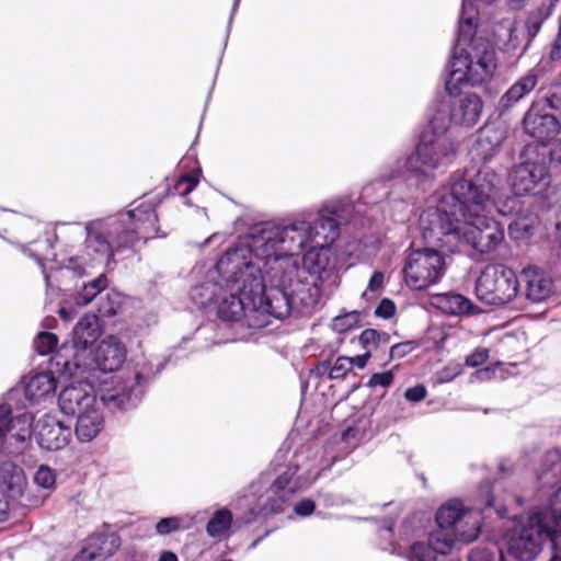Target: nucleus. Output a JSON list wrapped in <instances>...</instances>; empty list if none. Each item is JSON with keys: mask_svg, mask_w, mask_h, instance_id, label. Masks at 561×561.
<instances>
[{"mask_svg": "<svg viewBox=\"0 0 561 561\" xmlns=\"http://www.w3.org/2000/svg\"><path fill=\"white\" fill-rule=\"evenodd\" d=\"M500 184L501 179L492 169L454 172L437 205L427 207L420 215L419 225L426 244L449 253L457 252L461 244V219L477 218L493 207L500 195Z\"/></svg>", "mask_w": 561, "mask_h": 561, "instance_id": "f257e3e1", "label": "nucleus"}, {"mask_svg": "<svg viewBox=\"0 0 561 561\" xmlns=\"http://www.w3.org/2000/svg\"><path fill=\"white\" fill-rule=\"evenodd\" d=\"M158 221L154 205L144 202L118 216L89 222L84 243L106 265L116 264L115 254L135 252L139 241L147 243L159 236Z\"/></svg>", "mask_w": 561, "mask_h": 561, "instance_id": "f03ea898", "label": "nucleus"}, {"mask_svg": "<svg viewBox=\"0 0 561 561\" xmlns=\"http://www.w3.org/2000/svg\"><path fill=\"white\" fill-rule=\"evenodd\" d=\"M254 253L273 280L290 282L299 274V254L311 242V224L305 220L288 226L263 222L252 229Z\"/></svg>", "mask_w": 561, "mask_h": 561, "instance_id": "7ed1b4c3", "label": "nucleus"}, {"mask_svg": "<svg viewBox=\"0 0 561 561\" xmlns=\"http://www.w3.org/2000/svg\"><path fill=\"white\" fill-rule=\"evenodd\" d=\"M437 529L428 535V543L437 554H448L456 540L472 542L480 533L479 515L460 500H450L436 513Z\"/></svg>", "mask_w": 561, "mask_h": 561, "instance_id": "20e7f679", "label": "nucleus"}, {"mask_svg": "<svg viewBox=\"0 0 561 561\" xmlns=\"http://www.w3.org/2000/svg\"><path fill=\"white\" fill-rule=\"evenodd\" d=\"M100 336L99 317L92 313L83 316L73 328L71 341L58 347L50 358V365L61 375L78 374V366H87L84 360Z\"/></svg>", "mask_w": 561, "mask_h": 561, "instance_id": "39448f33", "label": "nucleus"}, {"mask_svg": "<svg viewBox=\"0 0 561 561\" xmlns=\"http://www.w3.org/2000/svg\"><path fill=\"white\" fill-rule=\"evenodd\" d=\"M262 279V290L255 297L254 311L266 313L275 319H284L290 314L296 300L307 307L310 305L306 300L307 284L300 280L299 274H295L290 282L280 284L273 280L266 273V266L263 265Z\"/></svg>", "mask_w": 561, "mask_h": 561, "instance_id": "423d86ee", "label": "nucleus"}, {"mask_svg": "<svg viewBox=\"0 0 561 561\" xmlns=\"http://www.w3.org/2000/svg\"><path fill=\"white\" fill-rule=\"evenodd\" d=\"M457 146L444 133L434 129L423 131L415 150L407 158L405 168L420 176L427 175L437 168L451 163L457 156Z\"/></svg>", "mask_w": 561, "mask_h": 561, "instance_id": "0eeeda50", "label": "nucleus"}, {"mask_svg": "<svg viewBox=\"0 0 561 561\" xmlns=\"http://www.w3.org/2000/svg\"><path fill=\"white\" fill-rule=\"evenodd\" d=\"M525 158L511 173V184L516 195H537L551 182L550 159L539 152L538 145H527L522 151Z\"/></svg>", "mask_w": 561, "mask_h": 561, "instance_id": "6e6552de", "label": "nucleus"}, {"mask_svg": "<svg viewBox=\"0 0 561 561\" xmlns=\"http://www.w3.org/2000/svg\"><path fill=\"white\" fill-rule=\"evenodd\" d=\"M216 271L230 289L248 286V293L262 290L263 264L251 261V251L244 247L229 248L217 261Z\"/></svg>", "mask_w": 561, "mask_h": 561, "instance_id": "1a4fd4ad", "label": "nucleus"}, {"mask_svg": "<svg viewBox=\"0 0 561 561\" xmlns=\"http://www.w3.org/2000/svg\"><path fill=\"white\" fill-rule=\"evenodd\" d=\"M518 290V276L503 264L485 266L476 282V295L486 305L508 304L517 296Z\"/></svg>", "mask_w": 561, "mask_h": 561, "instance_id": "9d476101", "label": "nucleus"}, {"mask_svg": "<svg viewBox=\"0 0 561 561\" xmlns=\"http://www.w3.org/2000/svg\"><path fill=\"white\" fill-rule=\"evenodd\" d=\"M546 515L536 512L525 523L516 525L508 535V553L519 561H533L548 537Z\"/></svg>", "mask_w": 561, "mask_h": 561, "instance_id": "9b49d317", "label": "nucleus"}, {"mask_svg": "<svg viewBox=\"0 0 561 561\" xmlns=\"http://www.w3.org/2000/svg\"><path fill=\"white\" fill-rule=\"evenodd\" d=\"M445 259L435 247L411 250L403 268L409 287L422 290L437 283L444 275Z\"/></svg>", "mask_w": 561, "mask_h": 561, "instance_id": "f8f14e48", "label": "nucleus"}, {"mask_svg": "<svg viewBox=\"0 0 561 561\" xmlns=\"http://www.w3.org/2000/svg\"><path fill=\"white\" fill-rule=\"evenodd\" d=\"M490 207L477 218H466L461 232V244L470 247L474 253L488 255L493 253L504 241V227L493 217L488 216Z\"/></svg>", "mask_w": 561, "mask_h": 561, "instance_id": "ddd939ff", "label": "nucleus"}, {"mask_svg": "<svg viewBox=\"0 0 561 561\" xmlns=\"http://www.w3.org/2000/svg\"><path fill=\"white\" fill-rule=\"evenodd\" d=\"M84 360L87 366H78V373L101 370L104 373L116 371L126 359V348L119 340L110 335L102 340L95 350H92Z\"/></svg>", "mask_w": 561, "mask_h": 561, "instance_id": "4468645a", "label": "nucleus"}, {"mask_svg": "<svg viewBox=\"0 0 561 561\" xmlns=\"http://www.w3.org/2000/svg\"><path fill=\"white\" fill-rule=\"evenodd\" d=\"M522 124L524 131L541 144L553 139L561 130L557 116L550 111H542L541 103H531Z\"/></svg>", "mask_w": 561, "mask_h": 561, "instance_id": "2eb2a0df", "label": "nucleus"}, {"mask_svg": "<svg viewBox=\"0 0 561 561\" xmlns=\"http://www.w3.org/2000/svg\"><path fill=\"white\" fill-rule=\"evenodd\" d=\"M506 139V129L497 124H485L478 131L477 140L471 150L473 160L481 161L480 167H467L463 170L476 172L480 168H488L486 164L495 154L499 153L504 140Z\"/></svg>", "mask_w": 561, "mask_h": 561, "instance_id": "dca6fc26", "label": "nucleus"}, {"mask_svg": "<svg viewBox=\"0 0 561 561\" xmlns=\"http://www.w3.org/2000/svg\"><path fill=\"white\" fill-rule=\"evenodd\" d=\"M58 404L67 415H79L96 405L94 387L89 381L67 386L59 394Z\"/></svg>", "mask_w": 561, "mask_h": 561, "instance_id": "f3484780", "label": "nucleus"}, {"mask_svg": "<svg viewBox=\"0 0 561 561\" xmlns=\"http://www.w3.org/2000/svg\"><path fill=\"white\" fill-rule=\"evenodd\" d=\"M37 443L46 450H59L68 445L71 427L65 425L56 416L45 414L36 424Z\"/></svg>", "mask_w": 561, "mask_h": 561, "instance_id": "a211bd4d", "label": "nucleus"}, {"mask_svg": "<svg viewBox=\"0 0 561 561\" xmlns=\"http://www.w3.org/2000/svg\"><path fill=\"white\" fill-rule=\"evenodd\" d=\"M249 289L248 286H236L219 301L217 314L222 321H238L249 308L254 311L255 297L259 293H248Z\"/></svg>", "mask_w": 561, "mask_h": 561, "instance_id": "6ab92c4d", "label": "nucleus"}, {"mask_svg": "<svg viewBox=\"0 0 561 561\" xmlns=\"http://www.w3.org/2000/svg\"><path fill=\"white\" fill-rule=\"evenodd\" d=\"M518 279L519 285L524 284L525 297L531 302H541L553 293L551 277L539 267L528 266L523 268Z\"/></svg>", "mask_w": 561, "mask_h": 561, "instance_id": "aec40b11", "label": "nucleus"}, {"mask_svg": "<svg viewBox=\"0 0 561 561\" xmlns=\"http://www.w3.org/2000/svg\"><path fill=\"white\" fill-rule=\"evenodd\" d=\"M121 547L116 534H96L89 537L87 545L76 556L75 561H105Z\"/></svg>", "mask_w": 561, "mask_h": 561, "instance_id": "412c9836", "label": "nucleus"}, {"mask_svg": "<svg viewBox=\"0 0 561 561\" xmlns=\"http://www.w3.org/2000/svg\"><path fill=\"white\" fill-rule=\"evenodd\" d=\"M458 101L451 106L450 121L462 127L474 126L481 117L483 110V102L481 98L476 93L460 92Z\"/></svg>", "mask_w": 561, "mask_h": 561, "instance_id": "4be33fe9", "label": "nucleus"}, {"mask_svg": "<svg viewBox=\"0 0 561 561\" xmlns=\"http://www.w3.org/2000/svg\"><path fill=\"white\" fill-rule=\"evenodd\" d=\"M471 57L465 50L455 54L448 62V79L445 89L449 96H457L463 87L469 85V71H471Z\"/></svg>", "mask_w": 561, "mask_h": 561, "instance_id": "5701e85b", "label": "nucleus"}, {"mask_svg": "<svg viewBox=\"0 0 561 561\" xmlns=\"http://www.w3.org/2000/svg\"><path fill=\"white\" fill-rule=\"evenodd\" d=\"M538 84V76L534 70L519 78L499 100L497 111L505 115L520 100L528 95Z\"/></svg>", "mask_w": 561, "mask_h": 561, "instance_id": "b1692460", "label": "nucleus"}, {"mask_svg": "<svg viewBox=\"0 0 561 561\" xmlns=\"http://www.w3.org/2000/svg\"><path fill=\"white\" fill-rule=\"evenodd\" d=\"M496 70V57L493 49H484L476 61H471L469 85L476 87L489 81Z\"/></svg>", "mask_w": 561, "mask_h": 561, "instance_id": "393cba45", "label": "nucleus"}, {"mask_svg": "<svg viewBox=\"0 0 561 561\" xmlns=\"http://www.w3.org/2000/svg\"><path fill=\"white\" fill-rule=\"evenodd\" d=\"M77 417L75 433L81 442H91L103 428V416L95 407L77 415Z\"/></svg>", "mask_w": 561, "mask_h": 561, "instance_id": "a878e982", "label": "nucleus"}, {"mask_svg": "<svg viewBox=\"0 0 561 561\" xmlns=\"http://www.w3.org/2000/svg\"><path fill=\"white\" fill-rule=\"evenodd\" d=\"M16 424H21L19 432L14 435L18 439L24 442L31 437V417L27 414L12 416V409L9 404L0 405V436L11 432Z\"/></svg>", "mask_w": 561, "mask_h": 561, "instance_id": "bb28decb", "label": "nucleus"}, {"mask_svg": "<svg viewBox=\"0 0 561 561\" xmlns=\"http://www.w3.org/2000/svg\"><path fill=\"white\" fill-rule=\"evenodd\" d=\"M479 11L470 0L462 1L459 19L458 42L470 44L477 33Z\"/></svg>", "mask_w": 561, "mask_h": 561, "instance_id": "cd10ccee", "label": "nucleus"}, {"mask_svg": "<svg viewBox=\"0 0 561 561\" xmlns=\"http://www.w3.org/2000/svg\"><path fill=\"white\" fill-rule=\"evenodd\" d=\"M57 380L50 373H38L30 378L25 386V396L33 402H38L49 393L55 392Z\"/></svg>", "mask_w": 561, "mask_h": 561, "instance_id": "c85d7f7f", "label": "nucleus"}, {"mask_svg": "<svg viewBox=\"0 0 561 561\" xmlns=\"http://www.w3.org/2000/svg\"><path fill=\"white\" fill-rule=\"evenodd\" d=\"M311 234L317 245H331L340 236L339 224L333 217H319L311 225Z\"/></svg>", "mask_w": 561, "mask_h": 561, "instance_id": "c756f323", "label": "nucleus"}, {"mask_svg": "<svg viewBox=\"0 0 561 561\" xmlns=\"http://www.w3.org/2000/svg\"><path fill=\"white\" fill-rule=\"evenodd\" d=\"M437 307L447 314L463 316L470 314L474 305L460 294L445 293L436 297Z\"/></svg>", "mask_w": 561, "mask_h": 561, "instance_id": "7c9ffc66", "label": "nucleus"}, {"mask_svg": "<svg viewBox=\"0 0 561 561\" xmlns=\"http://www.w3.org/2000/svg\"><path fill=\"white\" fill-rule=\"evenodd\" d=\"M233 524V515L227 507L217 510L206 525V534L218 540L229 537V530Z\"/></svg>", "mask_w": 561, "mask_h": 561, "instance_id": "2f4dec72", "label": "nucleus"}, {"mask_svg": "<svg viewBox=\"0 0 561 561\" xmlns=\"http://www.w3.org/2000/svg\"><path fill=\"white\" fill-rule=\"evenodd\" d=\"M559 0H541L540 3L529 11L525 26L529 41L540 31L542 23L551 15Z\"/></svg>", "mask_w": 561, "mask_h": 561, "instance_id": "473e14b6", "label": "nucleus"}, {"mask_svg": "<svg viewBox=\"0 0 561 561\" xmlns=\"http://www.w3.org/2000/svg\"><path fill=\"white\" fill-rule=\"evenodd\" d=\"M0 480L11 495L15 496L22 493L25 484L24 471L14 463H5L1 468Z\"/></svg>", "mask_w": 561, "mask_h": 561, "instance_id": "72a5a7b5", "label": "nucleus"}, {"mask_svg": "<svg viewBox=\"0 0 561 561\" xmlns=\"http://www.w3.org/2000/svg\"><path fill=\"white\" fill-rule=\"evenodd\" d=\"M548 523V537L552 543L553 556L550 561H561V511L541 512Z\"/></svg>", "mask_w": 561, "mask_h": 561, "instance_id": "f704fd0d", "label": "nucleus"}, {"mask_svg": "<svg viewBox=\"0 0 561 561\" xmlns=\"http://www.w3.org/2000/svg\"><path fill=\"white\" fill-rule=\"evenodd\" d=\"M297 466H289L287 469L282 472L272 483L270 488V492L272 493H283L288 496H291L296 493L297 486L293 484L294 476L297 473Z\"/></svg>", "mask_w": 561, "mask_h": 561, "instance_id": "c9c22d12", "label": "nucleus"}, {"mask_svg": "<svg viewBox=\"0 0 561 561\" xmlns=\"http://www.w3.org/2000/svg\"><path fill=\"white\" fill-rule=\"evenodd\" d=\"M191 525V520L182 516L163 517L156 524V533L167 536L179 530H187Z\"/></svg>", "mask_w": 561, "mask_h": 561, "instance_id": "e433bc0d", "label": "nucleus"}, {"mask_svg": "<svg viewBox=\"0 0 561 561\" xmlns=\"http://www.w3.org/2000/svg\"><path fill=\"white\" fill-rule=\"evenodd\" d=\"M359 343L366 350L378 348L379 345H388L390 342V335L387 332H379L376 329H365L359 334Z\"/></svg>", "mask_w": 561, "mask_h": 561, "instance_id": "4c0bfd02", "label": "nucleus"}, {"mask_svg": "<svg viewBox=\"0 0 561 561\" xmlns=\"http://www.w3.org/2000/svg\"><path fill=\"white\" fill-rule=\"evenodd\" d=\"M319 375L329 371L330 379H341L352 370V364L347 356H339L333 366L330 367L329 363H322L318 366Z\"/></svg>", "mask_w": 561, "mask_h": 561, "instance_id": "58836bf2", "label": "nucleus"}, {"mask_svg": "<svg viewBox=\"0 0 561 561\" xmlns=\"http://www.w3.org/2000/svg\"><path fill=\"white\" fill-rule=\"evenodd\" d=\"M58 336L51 332H39L35 339L34 346L36 352L44 356L57 352ZM55 354H53L54 356Z\"/></svg>", "mask_w": 561, "mask_h": 561, "instance_id": "ea45409f", "label": "nucleus"}, {"mask_svg": "<svg viewBox=\"0 0 561 561\" xmlns=\"http://www.w3.org/2000/svg\"><path fill=\"white\" fill-rule=\"evenodd\" d=\"M408 558L410 561H437V553L428 542L417 541L411 545Z\"/></svg>", "mask_w": 561, "mask_h": 561, "instance_id": "a19ab883", "label": "nucleus"}, {"mask_svg": "<svg viewBox=\"0 0 561 561\" xmlns=\"http://www.w3.org/2000/svg\"><path fill=\"white\" fill-rule=\"evenodd\" d=\"M201 170L182 174L174 184V192L180 196L188 195L199 182Z\"/></svg>", "mask_w": 561, "mask_h": 561, "instance_id": "79ce46f5", "label": "nucleus"}, {"mask_svg": "<svg viewBox=\"0 0 561 561\" xmlns=\"http://www.w3.org/2000/svg\"><path fill=\"white\" fill-rule=\"evenodd\" d=\"M56 479V471L47 465H41L34 474V483L47 490L55 488Z\"/></svg>", "mask_w": 561, "mask_h": 561, "instance_id": "37998d69", "label": "nucleus"}, {"mask_svg": "<svg viewBox=\"0 0 561 561\" xmlns=\"http://www.w3.org/2000/svg\"><path fill=\"white\" fill-rule=\"evenodd\" d=\"M358 321L359 313L357 311L346 312L333 318L332 329L339 333H344L357 327Z\"/></svg>", "mask_w": 561, "mask_h": 561, "instance_id": "c03bdc74", "label": "nucleus"}, {"mask_svg": "<svg viewBox=\"0 0 561 561\" xmlns=\"http://www.w3.org/2000/svg\"><path fill=\"white\" fill-rule=\"evenodd\" d=\"M131 393V389H124L121 393H108L103 396L102 399L108 407L126 410L130 404Z\"/></svg>", "mask_w": 561, "mask_h": 561, "instance_id": "a18cd8bd", "label": "nucleus"}, {"mask_svg": "<svg viewBox=\"0 0 561 561\" xmlns=\"http://www.w3.org/2000/svg\"><path fill=\"white\" fill-rule=\"evenodd\" d=\"M419 342L416 341H405L401 343H397L391 346L389 352V362L393 359H400L412 353L414 350L419 347Z\"/></svg>", "mask_w": 561, "mask_h": 561, "instance_id": "49530a36", "label": "nucleus"}, {"mask_svg": "<svg viewBox=\"0 0 561 561\" xmlns=\"http://www.w3.org/2000/svg\"><path fill=\"white\" fill-rule=\"evenodd\" d=\"M266 503L263 506V510L268 514H279L284 512L285 503L289 500L290 496L283 493H272Z\"/></svg>", "mask_w": 561, "mask_h": 561, "instance_id": "de8ad7c7", "label": "nucleus"}, {"mask_svg": "<svg viewBox=\"0 0 561 561\" xmlns=\"http://www.w3.org/2000/svg\"><path fill=\"white\" fill-rule=\"evenodd\" d=\"M394 382V374L392 370L375 373L370 376L366 386L368 388L383 387L388 388Z\"/></svg>", "mask_w": 561, "mask_h": 561, "instance_id": "09e8293b", "label": "nucleus"}, {"mask_svg": "<svg viewBox=\"0 0 561 561\" xmlns=\"http://www.w3.org/2000/svg\"><path fill=\"white\" fill-rule=\"evenodd\" d=\"M489 348L479 346L466 357L465 364L468 367L476 368L483 365L489 359Z\"/></svg>", "mask_w": 561, "mask_h": 561, "instance_id": "8fccbe9b", "label": "nucleus"}, {"mask_svg": "<svg viewBox=\"0 0 561 561\" xmlns=\"http://www.w3.org/2000/svg\"><path fill=\"white\" fill-rule=\"evenodd\" d=\"M396 305L389 298H383L375 309V316L382 319H390L396 313Z\"/></svg>", "mask_w": 561, "mask_h": 561, "instance_id": "3c124183", "label": "nucleus"}, {"mask_svg": "<svg viewBox=\"0 0 561 561\" xmlns=\"http://www.w3.org/2000/svg\"><path fill=\"white\" fill-rule=\"evenodd\" d=\"M533 103H541L542 104V111H549V110H561V98L557 95L556 93L547 94Z\"/></svg>", "mask_w": 561, "mask_h": 561, "instance_id": "603ef678", "label": "nucleus"}, {"mask_svg": "<svg viewBox=\"0 0 561 561\" xmlns=\"http://www.w3.org/2000/svg\"><path fill=\"white\" fill-rule=\"evenodd\" d=\"M427 396L426 387L423 385H416L410 387L404 392V398L410 402H420Z\"/></svg>", "mask_w": 561, "mask_h": 561, "instance_id": "864d4df0", "label": "nucleus"}, {"mask_svg": "<svg viewBox=\"0 0 561 561\" xmlns=\"http://www.w3.org/2000/svg\"><path fill=\"white\" fill-rule=\"evenodd\" d=\"M316 510V503L310 499H304L299 501L295 507L294 512L298 516L307 517L310 516Z\"/></svg>", "mask_w": 561, "mask_h": 561, "instance_id": "5fc2aeb1", "label": "nucleus"}, {"mask_svg": "<svg viewBox=\"0 0 561 561\" xmlns=\"http://www.w3.org/2000/svg\"><path fill=\"white\" fill-rule=\"evenodd\" d=\"M304 265L308 270H312L313 273L320 272L324 268V264L319 260V254L313 252H308L305 254L304 259Z\"/></svg>", "mask_w": 561, "mask_h": 561, "instance_id": "6e6d98bb", "label": "nucleus"}, {"mask_svg": "<svg viewBox=\"0 0 561 561\" xmlns=\"http://www.w3.org/2000/svg\"><path fill=\"white\" fill-rule=\"evenodd\" d=\"M96 296L98 294L90 289L88 284H84L81 290L78 293L76 300L78 305L85 306L90 304Z\"/></svg>", "mask_w": 561, "mask_h": 561, "instance_id": "4d7b16f0", "label": "nucleus"}, {"mask_svg": "<svg viewBox=\"0 0 561 561\" xmlns=\"http://www.w3.org/2000/svg\"><path fill=\"white\" fill-rule=\"evenodd\" d=\"M385 275L382 272L376 271L373 273L369 283H368V289L371 291H376L380 289L383 285Z\"/></svg>", "mask_w": 561, "mask_h": 561, "instance_id": "13d9d810", "label": "nucleus"}, {"mask_svg": "<svg viewBox=\"0 0 561 561\" xmlns=\"http://www.w3.org/2000/svg\"><path fill=\"white\" fill-rule=\"evenodd\" d=\"M256 516H257V512L254 507H252L248 512H245L243 515L238 516L236 519V524L238 525V527L249 525L250 523L255 520Z\"/></svg>", "mask_w": 561, "mask_h": 561, "instance_id": "bf43d9fd", "label": "nucleus"}, {"mask_svg": "<svg viewBox=\"0 0 561 561\" xmlns=\"http://www.w3.org/2000/svg\"><path fill=\"white\" fill-rule=\"evenodd\" d=\"M89 288L94 290L98 295L107 287V277L101 274L92 282L88 283Z\"/></svg>", "mask_w": 561, "mask_h": 561, "instance_id": "052dcab7", "label": "nucleus"}, {"mask_svg": "<svg viewBox=\"0 0 561 561\" xmlns=\"http://www.w3.org/2000/svg\"><path fill=\"white\" fill-rule=\"evenodd\" d=\"M370 357V350H368L364 354L354 357H348V359L351 360L352 367L355 366L358 369H364Z\"/></svg>", "mask_w": 561, "mask_h": 561, "instance_id": "680f3d73", "label": "nucleus"}, {"mask_svg": "<svg viewBox=\"0 0 561 561\" xmlns=\"http://www.w3.org/2000/svg\"><path fill=\"white\" fill-rule=\"evenodd\" d=\"M550 58L552 60L561 59V43L559 41H556L553 43L551 50H550Z\"/></svg>", "mask_w": 561, "mask_h": 561, "instance_id": "e2e57ef3", "label": "nucleus"}, {"mask_svg": "<svg viewBox=\"0 0 561 561\" xmlns=\"http://www.w3.org/2000/svg\"><path fill=\"white\" fill-rule=\"evenodd\" d=\"M551 154L553 156L554 160L561 164V139L554 144Z\"/></svg>", "mask_w": 561, "mask_h": 561, "instance_id": "0e129e2a", "label": "nucleus"}, {"mask_svg": "<svg viewBox=\"0 0 561 561\" xmlns=\"http://www.w3.org/2000/svg\"><path fill=\"white\" fill-rule=\"evenodd\" d=\"M508 231L512 238L519 239L524 233L519 234V222H514L508 226Z\"/></svg>", "mask_w": 561, "mask_h": 561, "instance_id": "69168bd1", "label": "nucleus"}, {"mask_svg": "<svg viewBox=\"0 0 561 561\" xmlns=\"http://www.w3.org/2000/svg\"><path fill=\"white\" fill-rule=\"evenodd\" d=\"M158 561H179L178 556L171 551H163Z\"/></svg>", "mask_w": 561, "mask_h": 561, "instance_id": "338daca9", "label": "nucleus"}, {"mask_svg": "<svg viewBox=\"0 0 561 561\" xmlns=\"http://www.w3.org/2000/svg\"><path fill=\"white\" fill-rule=\"evenodd\" d=\"M76 257H70L69 263L72 265V268L77 272L78 275H82L84 273V270L82 266H75V263H77Z\"/></svg>", "mask_w": 561, "mask_h": 561, "instance_id": "774afa93", "label": "nucleus"}]
</instances>
